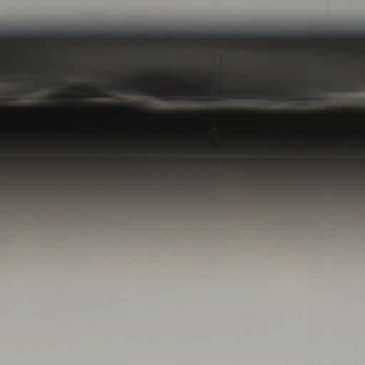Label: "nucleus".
Here are the masks:
<instances>
[{
    "label": "nucleus",
    "mask_w": 365,
    "mask_h": 365,
    "mask_svg": "<svg viewBox=\"0 0 365 365\" xmlns=\"http://www.w3.org/2000/svg\"><path fill=\"white\" fill-rule=\"evenodd\" d=\"M120 93L123 94H142L150 96L158 100H172L186 99V96L181 93H172L168 91H156L150 89L145 85L132 84L130 86H122L119 90Z\"/></svg>",
    "instance_id": "f257e3e1"
},
{
    "label": "nucleus",
    "mask_w": 365,
    "mask_h": 365,
    "mask_svg": "<svg viewBox=\"0 0 365 365\" xmlns=\"http://www.w3.org/2000/svg\"><path fill=\"white\" fill-rule=\"evenodd\" d=\"M240 92H239V91L230 92V95H229V98H232V99L241 98L242 97L240 96Z\"/></svg>",
    "instance_id": "20e7f679"
},
{
    "label": "nucleus",
    "mask_w": 365,
    "mask_h": 365,
    "mask_svg": "<svg viewBox=\"0 0 365 365\" xmlns=\"http://www.w3.org/2000/svg\"><path fill=\"white\" fill-rule=\"evenodd\" d=\"M252 93L255 94L254 97H262L264 98H267L269 100H274L275 93L272 92H266L262 91H252Z\"/></svg>",
    "instance_id": "7ed1b4c3"
},
{
    "label": "nucleus",
    "mask_w": 365,
    "mask_h": 365,
    "mask_svg": "<svg viewBox=\"0 0 365 365\" xmlns=\"http://www.w3.org/2000/svg\"><path fill=\"white\" fill-rule=\"evenodd\" d=\"M284 94H285V93H284V92H281V93H280V95H282V96H284Z\"/></svg>",
    "instance_id": "6e6552de"
},
{
    "label": "nucleus",
    "mask_w": 365,
    "mask_h": 365,
    "mask_svg": "<svg viewBox=\"0 0 365 365\" xmlns=\"http://www.w3.org/2000/svg\"><path fill=\"white\" fill-rule=\"evenodd\" d=\"M187 100L189 101H198L197 99H192V98H188Z\"/></svg>",
    "instance_id": "423d86ee"
},
{
    "label": "nucleus",
    "mask_w": 365,
    "mask_h": 365,
    "mask_svg": "<svg viewBox=\"0 0 365 365\" xmlns=\"http://www.w3.org/2000/svg\"><path fill=\"white\" fill-rule=\"evenodd\" d=\"M334 91L349 93L365 92V78L351 81H343L339 84L337 89H334Z\"/></svg>",
    "instance_id": "f03ea898"
},
{
    "label": "nucleus",
    "mask_w": 365,
    "mask_h": 365,
    "mask_svg": "<svg viewBox=\"0 0 365 365\" xmlns=\"http://www.w3.org/2000/svg\"><path fill=\"white\" fill-rule=\"evenodd\" d=\"M26 93V91H24L21 93L25 94Z\"/></svg>",
    "instance_id": "1a4fd4ad"
},
{
    "label": "nucleus",
    "mask_w": 365,
    "mask_h": 365,
    "mask_svg": "<svg viewBox=\"0 0 365 365\" xmlns=\"http://www.w3.org/2000/svg\"><path fill=\"white\" fill-rule=\"evenodd\" d=\"M52 85H53V86H58V83H57L56 82H55V83H53Z\"/></svg>",
    "instance_id": "0eeeda50"
},
{
    "label": "nucleus",
    "mask_w": 365,
    "mask_h": 365,
    "mask_svg": "<svg viewBox=\"0 0 365 365\" xmlns=\"http://www.w3.org/2000/svg\"><path fill=\"white\" fill-rule=\"evenodd\" d=\"M95 96H103V97H106L107 96L106 95H104L101 92L98 91V92H96L95 93Z\"/></svg>",
    "instance_id": "39448f33"
}]
</instances>
